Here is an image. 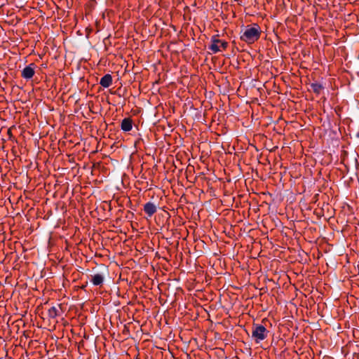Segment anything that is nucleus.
Returning a JSON list of instances; mask_svg holds the SVG:
<instances>
[{
	"label": "nucleus",
	"mask_w": 359,
	"mask_h": 359,
	"mask_svg": "<svg viewBox=\"0 0 359 359\" xmlns=\"http://www.w3.org/2000/svg\"><path fill=\"white\" fill-rule=\"evenodd\" d=\"M261 33L260 27L257 24L248 25L241 32L240 39L248 44H252L260 38Z\"/></svg>",
	"instance_id": "obj_1"
},
{
	"label": "nucleus",
	"mask_w": 359,
	"mask_h": 359,
	"mask_svg": "<svg viewBox=\"0 0 359 359\" xmlns=\"http://www.w3.org/2000/svg\"><path fill=\"white\" fill-rule=\"evenodd\" d=\"M269 331L266 328L259 324H253L252 330V337L254 339L256 343L264 340L267 338Z\"/></svg>",
	"instance_id": "obj_2"
},
{
	"label": "nucleus",
	"mask_w": 359,
	"mask_h": 359,
	"mask_svg": "<svg viewBox=\"0 0 359 359\" xmlns=\"http://www.w3.org/2000/svg\"><path fill=\"white\" fill-rule=\"evenodd\" d=\"M228 47V43L218 39V35H214L211 38V44L208 49L212 53H217L219 51L225 50Z\"/></svg>",
	"instance_id": "obj_3"
},
{
	"label": "nucleus",
	"mask_w": 359,
	"mask_h": 359,
	"mask_svg": "<svg viewBox=\"0 0 359 359\" xmlns=\"http://www.w3.org/2000/svg\"><path fill=\"white\" fill-rule=\"evenodd\" d=\"M34 66L35 65L34 63H32L29 65L28 66L25 67L21 73V76L25 79H32L34 75Z\"/></svg>",
	"instance_id": "obj_4"
},
{
	"label": "nucleus",
	"mask_w": 359,
	"mask_h": 359,
	"mask_svg": "<svg viewBox=\"0 0 359 359\" xmlns=\"http://www.w3.org/2000/svg\"><path fill=\"white\" fill-rule=\"evenodd\" d=\"M143 210L148 217H151L157 211L156 205L152 202H147L144 205Z\"/></svg>",
	"instance_id": "obj_5"
},
{
	"label": "nucleus",
	"mask_w": 359,
	"mask_h": 359,
	"mask_svg": "<svg viewBox=\"0 0 359 359\" xmlns=\"http://www.w3.org/2000/svg\"><path fill=\"white\" fill-rule=\"evenodd\" d=\"M121 128L124 132H129L133 128V120L130 118H125L121 123Z\"/></svg>",
	"instance_id": "obj_6"
},
{
	"label": "nucleus",
	"mask_w": 359,
	"mask_h": 359,
	"mask_svg": "<svg viewBox=\"0 0 359 359\" xmlns=\"http://www.w3.org/2000/svg\"><path fill=\"white\" fill-rule=\"evenodd\" d=\"M104 277L101 273H95L91 276L90 282L93 285H102L104 282Z\"/></svg>",
	"instance_id": "obj_7"
},
{
	"label": "nucleus",
	"mask_w": 359,
	"mask_h": 359,
	"mask_svg": "<svg viewBox=\"0 0 359 359\" xmlns=\"http://www.w3.org/2000/svg\"><path fill=\"white\" fill-rule=\"evenodd\" d=\"M112 76L109 74L103 76L100 81V84L104 88H109L112 84Z\"/></svg>",
	"instance_id": "obj_8"
},
{
	"label": "nucleus",
	"mask_w": 359,
	"mask_h": 359,
	"mask_svg": "<svg viewBox=\"0 0 359 359\" xmlns=\"http://www.w3.org/2000/svg\"><path fill=\"white\" fill-rule=\"evenodd\" d=\"M310 86L313 92L317 95H319L323 89V86L318 83H312Z\"/></svg>",
	"instance_id": "obj_9"
},
{
	"label": "nucleus",
	"mask_w": 359,
	"mask_h": 359,
	"mask_svg": "<svg viewBox=\"0 0 359 359\" xmlns=\"http://www.w3.org/2000/svg\"><path fill=\"white\" fill-rule=\"evenodd\" d=\"M58 316V309L56 306H51L48 309V316L50 318H55Z\"/></svg>",
	"instance_id": "obj_10"
}]
</instances>
